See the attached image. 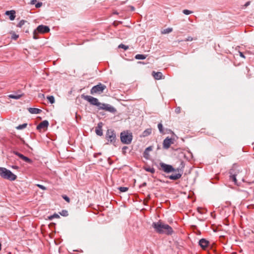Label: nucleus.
<instances>
[{
    "label": "nucleus",
    "mask_w": 254,
    "mask_h": 254,
    "mask_svg": "<svg viewBox=\"0 0 254 254\" xmlns=\"http://www.w3.org/2000/svg\"><path fill=\"white\" fill-rule=\"evenodd\" d=\"M37 186L38 187H39L40 189H42L43 190H46V188L45 186H43L42 185L37 184Z\"/></svg>",
    "instance_id": "obj_38"
},
{
    "label": "nucleus",
    "mask_w": 254,
    "mask_h": 254,
    "mask_svg": "<svg viewBox=\"0 0 254 254\" xmlns=\"http://www.w3.org/2000/svg\"><path fill=\"white\" fill-rule=\"evenodd\" d=\"M192 37H189L187 39V40H186V41H192Z\"/></svg>",
    "instance_id": "obj_42"
},
{
    "label": "nucleus",
    "mask_w": 254,
    "mask_h": 254,
    "mask_svg": "<svg viewBox=\"0 0 254 254\" xmlns=\"http://www.w3.org/2000/svg\"><path fill=\"white\" fill-rule=\"evenodd\" d=\"M183 12L186 15H189L192 13V11L188 9H184L183 10Z\"/></svg>",
    "instance_id": "obj_31"
},
{
    "label": "nucleus",
    "mask_w": 254,
    "mask_h": 254,
    "mask_svg": "<svg viewBox=\"0 0 254 254\" xmlns=\"http://www.w3.org/2000/svg\"><path fill=\"white\" fill-rule=\"evenodd\" d=\"M12 168H14V169H17V168H18V167L16 166H12Z\"/></svg>",
    "instance_id": "obj_46"
},
{
    "label": "nucleus",
    "mask_w": 254,
    "mask_h": 254,
    "mask_svg": "<svg viewBox=\"0 0 254 254\" xmlns=\"http://www.w3.org/2000/svg\"><path fill=\"white\" fill-rule=\"evenodd\" d=\"M250 4V1H248L245 4V7H247L248 6V5H249V4Z\"/></svg>",
    "instance_id": "obj_44"
},
{
    "label": "nucleus",
    "mask_w": 254,
    "mask_h": 254,
    "mask_svg": "<svg viewBox=\"0 0 254 254\" xmlns=\"http://www.w3.org/2000/svg\"><path fill=\"white\" fill-rule=\"evenodd\" d=\"M131 10H134V8L133 7H132V6L131 7Z\"/></svg>",
    "instance_id": "obj_48"
},
{
    "label": "nucleus",
    "mask_w": 254,
    "mask_h": 254,
    "mask_svg": "<svg viewBox=\"0 0 254 254\" xmlns=\"http://www.w3.org/2000/svg\"><path fill=\"white\" fill-rule=\"evenodd\" d=\"M146 58V56L141 54H137L135 56V58L137 60H144Z\"/></svg>",
    "instance_id": "obj_20"
},
{
    "label": "nucleus",
    "mask_w": 254,
    "mask_h": 254,
    "mask_svg": "<svg viewBox=\"0 0 254 254\" xmlns=\"http://www.w3.org/2000/svg\"><path fill=\"white\" fill-rule=\"evenodd\" d=\"M50 31V28L48 26L40 25H39L37 28L33 31V38L34 39H37L38 37L36 35L40 33L44 34L48 33Z\"/></svg>",
    "instance_id": "obj_3"
},
{
    "label": "nucleus",
    "mask_w": 254,
    "mask_h": 254,
    "mask_svg": "<svg viewBox=\"0 0 254 254\" xmlns=\"http://www.w3.org/2000/svg\"><path fill=\"white\" fill-rule=\"evenodd\" d=\"M158 129H159L160 132L161 133H162L163 132V126L161 123H160L158 125Z\"/></svg>",
    "instance_id": "obj_33"
},
{
    "label": "nucleus",
    "mask_w": 254,
    "mask_h": 254,
    "mask_svg": "<svg viewBox=\"0 0 254 254\" xmlns=\"http://www.w3.org/2000/svg\"><path fill=\"white\" fill-rule=\"evenodd\" d=\"M151 132V129H147L143 132V136H146L149 134H150Z\"/></svg>",
    "instance_id": "obj_27"
},
{
    "label": "nucleus",
    "mask_w": 254,
    "mask_h": 254,
    "mask_svg": "<svg viewBox=\"0 0 254 254\" xmlns=\"http://www.w3.org/2000/svg\"><path fill=\"white\" fill-rule=\"evenodd\" d=\"M21 97V95L11 94L9 95V97L12 99H18Z\"/></svg>",
    "instance_id": "obj_22"
},
{
    "label": "nucleus",
    "mask_w": 254,
    "mask_h": 254,
    "mask_svg": "<svg viewBox=\"0 0 254 254\" xmlns=\"http://www.w3.org/2000/svg\"><path fill=\"white\" fill-rule=\"evenodd\" d=\"M152 150V147L151 146H149L147 147L144 153H143V156L146 159H148L149 157V152L151 151Z\"/></svg>",
    "instance_id": "obj_18"
},
{
    "label": "nucleus",
    "mask_w": 254,
    "mask_h": 254,
    "mask_svg": "<svg viewBox=\"0 0 254 254\" xmlns=\"http://www.w3.org/2000/svg\"><path fill=\"white\" fill-rule=\"evenodd\" d=\"M47 98L51 104H53L55 102V98L53 96H49Z\"/></svg>",
    "instance_id": "obj_21"
},
{
    "label": "nucleus",
    "mask_w": 254,
    "mask_h": 254,
    "mask_svg": "<svg viewBox=\"0 0 254 254\" xmlns=\"http://www.w3.org/2000/svg\"><path fill=\"white\" fill-rule=\"evenodd\" d=\"M18 38V35L14 33H12V35L11 36V38L13 40H16Z\"/></svg>",
    "instance_id": "obj_37"
},
{
    "label": "nucleus",
    "mask_w": 254,
    "mask_h": 254,
    "mask_svg": "<svg viewBox=\"0 0 254 254\" xmlns=\"http://www.w3.org/2000/svg\"><path fill=\"white\" fill-rule=\"evenodd\" d=\"M181 108L180 107H178L175 109V112L177 114H179L181 112Z\"/></svg>",
    "instance_id": "obj_40"
},
{
    "label": "nucleus",
    "mask_w": 254,
    "mask_h": 254,
    "mask_svg": "<svg viewBox=\"0 0 254 254\" xmlns=\"http://www.w3.org/2000/svg\"><path fill=\"white\" fill-rule=\"evenodd\" d=\"M81 97L84 100L89 102L91 105H95L99 108L101 103L99 102L98 99L88 95H82Z\"/></svg>",
    "instance_id": "obj_8"
},
{
    "label": "nucleus",
    "mask_w": 254,
    "mask_h": 254,
    "mask_svg": "<svg viewBox=\"0 0 254 254\" xmlns=\"http://www.w3.org/2000/svg\"><path fill=\"white\" fill-rule=\"evenodd\" d=\"M49 126V122L47 120H45L42 122H41L37 126V129L38 130L46 129Z\"/></svg>",
    "instance_id": "obj_12"
},
{
    "label": "nucleus",
    "mask_w": 254,
    "mask_h": 254,
    "mask_svg": "<svg viewBox=\"0 0 254 254\" xmlns=\"http://www.w3.org/2000/svg\"><path fill=\"white\" fill-rule=\"evenodd\" d=\"M152 226L155 231L160 234H165L171 235L173 233V230L171 226L168 224L163 223L160 221L157 222H153Z\"/></svg>",
    "instance_id": "obj_1"
},
{
    "label": "nucleus",
    "mask_w": 254,
    "mask_h": 254,
    "mask_svg": "<svg viewBox=\"0 0 254 254\" xmlns=\"http://www.w3.org/2000/svg\"><path fill=\"white\" fill-rule=\"evenodd\" d=\"M161 169L166 173H169L172 172L176 171V169L170 165H168L164 163H161L160 164Z\"/></svg>",
    "instance_id": "obj_9"
},
{
    "label": "nucleus",
    "mask_w": 254,
    "mask_h": 254,
    "mask_svg": "<svg viewBox=\"0 0 254 254\" xmlns=\"http://www.w3.org/2000/svg\"><path fill=\"white\" fill-rule=\"evenodd\" d=\"M0 176L2 178L10 181H14L17 178L10 170L3 167H0Z\"/></svg>",
    "instance_id": "obj_2"
},
{
    "label": "nucleus",
    "mask_w": 254,
    "mask_h": 254,
    "mask_svg": "<svg viewBox=\"0 0 254 254\" xmlns=\"http://www.w3.org/2000/svg\"><path fill=\"white\" fill-rule=\"evenodd\" d=\"M145 170L148 172L154 173L155 172V169L153 167H145Z\"/></svg>",
    "instance_id": "obj_23"
},
{
    "label": "nucleus",
    "mask_w": 254,
    "mask_h": 254,
    "mask_svg": "<svg viewBox=\"0 0 254 254\" xmlns=\"http://www.w3.org/2000/svg\"><path fill=\"white\" fill-rule=\"evenodd\" d=\"M13 153L15 154L16 155L18 156L20 159H22L23 157L24 156L23 154L18 152L17 151H13Z\"/></svg>",
    "instance_id": "obj_28"
},
{
    "label": "nucleus",
    "mask_w": 254,
    "mask_h": 254,
    "mask_svg": "<svg viewBox=\"0 0 254 254\" xmlns=\"http://www.w3.org/2000/svg\"><path fill=\"white\" fill-rule=\"evenodd\" d=\"M25 22H26V21H25L24 20H21L17 24V26L18 27L21 28L25 24Z\"/></svg>",
    "instance_id": "obj_26"
},
{
    "label": "nucleus",
    "mask_w": 254,
    "mask_h": 254,
    "mask_svg": "<svg viewBox=\"0 0 254 254\" xmlns=\"http://www.w3.org/2000/svg\"><path fill=\"white\" fill-rule=\"evenodd\" d=\"M239 54H240V56L243 58H245V56L244 55V54H243V53L241 52H239Z\"/></svg>",
    "instance_id": "obj_43"
},
{
    "label": "nucleus",
    "mask_w": 254,
    "mask_h": 254,
    "mask_svg": "<svg viewBox=\"0 0 254 254\" xmlns=\"http://www.w3.org/2000/svg\"><path fill=\"white\" fill-rule=\"evenodd\" d=\"M28 111L31 114H40L42 112V110L38 108H29L28 109Z\"/></svg>",
    "instance_id": "obj_17"
},
{
    "label": "nucleus",
    "mask_w": 254,
    "mask_h": 254,
    "mask_svg": "<svg viewBox=\"0 0 254 254\" xmlns=\"http://www.w3.org/2000/svg\"><path fill=\"white\" fill-rule=\"evenodd\" d=\"M106 88V85L99 83L97 85H95L93 86L91 90H90V93L91 94H100L102 93L104 91V90Z\"/></svg>",
    "instance_id": "obj_7"
},
{
    "label": "nucleus",
    "mask_w": 254,
    "mask_h": 254,
    "mask_svg": "<svg viewBox=\"0 0 254 254\" xmlns=\"http://www.w3.org/2000/svg\"><path fill=\"white\" fill-rule=\"evenodd\" d=\"M173 31L172 28H168L161 31L162 34H166L171 33Z\"/></svg>",
    "instance_id": "obj_19"
},
{
    "label": "nucleus",
    "mask_w": 254,
    "mask_h": 254,
    "mask_svg": "<svg viewBox=\"0 0 254 254\" xmlns=\"http://www.w3.org/2000/svg\"><path fill=\"white\" fill-rule=\"evenodd\" d=\"M22 160L28 163L31 164L32 163V161L30 159L25 156L23 157Z\"/></svg>",
    "instance_id": "obj_24"
},
{
    "label": "nucleus",
    "mask_w": 254,
    "mask_h": 254,
    "mask_svg": "<svg viewBox=\"0 0 254 254\" xmlns=\"http://www.w3.org/2000/svg\"><path fill=\"white\" fill-rule=\"evenodd\" d=\"M37 2V0H32L30 2L31 4H34Z\"/></svg>",
    "instance_id": "obj_41"
},
{
    "label": "nucleus",
    "mask_w": 254,
    "mask_h": 254,
    "mask_svg": "<svg viewBox=\"0 0 254 254\" xmlns=\"http://www.w3.org/2000/svg\"><path fill=\"white\" fill-rule=\"evenodd\" d=\"M181 167H179L176 169V172L178 173L176 174H173L168 177V178L172 180H177L181 178L182 174L183 173V168L185 167V164L183 161H181Z\"/></svg>",
    "instance_id": "obj_4"
},
{
    "label": "nucleus",
    "mask_w": 254,
    "mask_h": 254,
    "mask_svg": "<svg viewBox=\"0 0 254 254\" xmlns=\"http://www.w3.org/2000/svg\"><path fill=\"white\" fill-rule=\"evenodd\" d=\"M173 143V139L167 137L163 141V148L165 149H168L170 147L171 145Z\"/></svg>",
    "instance_id": "obj_11"
},
{
    "label": "nucleus",
    "mask_w": 254,
    "mask_h": 254,
    "mask_svg": "<svg viewBox=\"0 0 254 254\" xmlns=\"http://www.w3.org/2000/svg\"><path fill=\"white\" fill-rule=\"evenodd\" d=\"M42 5V2H38L35 4V7L36 8H39Z\"/></svg>",
    "instance_id": "obj_39"
},
{
    "label": "nucleus",
    "mask_w": 254,
    "mask_h": 254,
    "mask_svg": "<svg viewBox=\"0 0 254 254\" xmlns=\"http://www.w3.org/2000/svg\"><path fill=\"white\" fill-rule=\"evenodd\" d=\"M132 139V133L127 131H124L121 133V140L124 143L129 144Z\"/></svg>",
    "instance_id": "obj_5"
},
{
    "label": "nucleus",
    "mask_w": 254,
    "mask_h": 254,
    "mask_svg": "<svg viewBox=\"0 0 254 254\" xmlns=\"http://www.w3.org/2000/svg\"><path fill=\"white\" fill-rule=\"evenodd\" d=\"M119 48H123L125 50H127L128 49V46H126V45H125L124 44H120L119 47H118Z\"/></svg>",
    "instance_id": "obj_30"
},
{
    "label": "nucleus",
    "mask_w": 254,
    "mask_h": 254,
    "mask_svg": "<svg viewBox=\"0 0 254 254\" xmlns=\"http://www.w3.org/2000/svg\"><path fill=\"white\" fill-rule=\"evenodd\" d=\"M5 14L6 15L9 16L10 20H13L15 18V11L13 10L6 11Z\"/></svg>",
    "instance_id": "obj_14"
},
{
    "label": "nucleus",
    "mask_w": 254,
    "mask_h": 254,
    "mask_svg": "<svg viewBox=\"0 0 254 254\" xmlns=\"http://www.w3.org/2000/svg\"><path fill=\"white\" fill-rule=\"evenodd\" d=\"M208 244L209 242L204 239H201L199 241V246L203 249L208 246Z\"/></svg>",
    "instance_id": "obj_13"
},
{
    "label": "nucleus",
    "mask_w": 254,
    "mask_h": 254,
    "mask_svg": "<svg viewBox=\"0 0 254 254\" xmlns=\"http://www.w3.org/2000/svg\"><path fill=\"white\" fill-rule=\"evenodd\" d=\"M119 190L122 192H126L128 190V188L127 187H120Z\"/></svg>",
    "instance_id": "obj_34"
},
{
    "label": "nucleus",
    "mask_w": 254,
    "mask_h": 254,
    "mask_svg": "<svg viewBox=\"0 0 254 254\" xmlns=\"http://www.w3.org/2000/svg\"><path fill=\"white\" fill-rule=\"evenodd\" d=\"M1 243H0V251H1Z\"/></svg>",
    "instance_id": "obj_47"
},
{
    "label": "nucleus",
    "mask_w": 254,
    "mask_h": 254,
    "mask_svg": "<svg viewBox=\"0 0 254 254\" xmlns=\"http://www.w3.org/2000/svg\"><path fill=\"white\" fill-rule=\"evenodd\" d=\"M143 185H146V183H144V184H143Z\"/></svg>",
    "instance_id": "obj_49"
},
{
    "label": "nucleus",
    "mask_w": 254,
    "mask_h": 254,
    "mask_svg": "<svg viewBox=\"0 0 254 254\" xmlns=\"http://www.w3.org/2000/svg\"><path fill=\"white\" fill-rule=\"evenodd\" d=\"M127 146H124L123 148V150L124 151L126 149H127Z\"/></svg>",
    "instance_id": "obj_45"
},
{
    "label": "nucleus",
    "mask_w": 254,
    "mask_h": 254,
    "mask_svg": "<svg viewBox=\"0 0 254 254\" xmlns=\"http://www.w3.org/2000/svg\"><path fill=\"white\" fill-rule=\"evenodd\" d=\"M106 138L108 140L107 144L111 143L115 145L116 134L113 130L108 129L106 133Z\"/></svg>",
    "instance_id": "obj_6"
},
{
    "label": "nucleus",
    "mask_w": 254,
    "mask_h": 254,
    "mask_svg": "<svg viewBox=\"0 0 254 254\" xmlns=\"http://www.w3.org/2000/svg\"><path fill=\"white\" fill-rule=\"evenodd\" d=\"M27 125V124H23L22 125H20L18 126V127H17L16 128L18 129H23L25 127H26Z\"/></svg>",
    "instance_id": "obj_29"
},
{
    "label": "nucleus",
    "mask_w": 254,
    "mask_h": 254,
    "mask_svg": "<svg viewBox=\"0 0 254 254\" xmlns=\"http://www.w3.org/2000/svg\"><path fill=\"white\" fill-rule=\"evenodd\" d=\"M61 215L64 216H66L68 215V212L66 210H63L61 212H60Z\"/></svg>",
    "instance_id": "obj_32"
},
{
    "label": "nucleus",
    "mask_w": 254,
    "mask_h": 254,
    "mask_svg": "<svg viewBox=\"0 0 254 254\" xmlns=\"http://www.w3.org/2000/svg\"><path fill=\"white\" fill-rule=\"evenodd\" d=\"M99 109L104 110L111 113H115L116 112V110L115 108L109 104L105 103H101V105H100Z\"/></svg>",
    "instance_id": "obj_10"
},
{
    "label": "nucleus",
    "mask_w": 254,
    "mask_h": 254,
    "mask_svg": "<svg viewBox=\"0 0 254 254\" xmlns=\"http://www.w3.org/2000/svg\"><path fill=\"white\" fill-rule=\"evenodd\" d=\"M230 179L232 180L235 184H237V180L236 179V175H231L230 176Z\"/></svg>",
    "instance_id": "obj_25"
},
{
    "label": "nucleus",
    "mask_w": 254,
    "mask_h": 254,
    "mask_svg": "<svg viewBox=\"0 0 254 254\" xmlns=\"http://www.w3.org/2000/svg\"><path fill=\"white\" fill-rule=\"evenodd\" d=\"M59 217H60V216L58 214H54V215L50 216L49 218L50 220H52V219H53L54 218H59Z\"/></svg>",
    "instance_id": "obj_35"
},
{
    "label": "nucleus",
    "mask_w": 254,
    "mask_h": 254,
    "mask_svg": "<svg viewBox=\"0 0 254 254\" xmlns=\"http://www.w3.org/2000/svg\"><path fill=\"white\" fill-rule=\"evenodd\" d=\"M96 133L99 136L103 135V131L102 129V123H99L97 127L95 129Z\"/></svg>",
    "instance_id": "obj_16"
},
{
    "label": "nucleus",
    "mask_w": 254,
    "mask_h": 254,
    "mask_svg": "<svg viewBox=\"0 0 254 254\" xmlns=\"http://www.w3.org/2000/svg\"><path fill=\"white\" fill-rule=\"evenodd\" d=\"M152 76L156 80H159L162 78L163 74L161 72H155L153 71L152 73Z\"/></svg>",
    "instance_id": "obj_15"
},
{
    "label": "nucleus",
    "mask_w": 254,
    "mask_h": 254,
    "mask_svg": "<svg viewBox=\"0 0 254 254\" xmlns=\"http://www.w3.org/2000/svg\"><path fill=\"white\" fill-rule=\"evenodd\" d=\"M62 197L67 202L69 203L70 202V199L67 196L64 195L62 196Z\"/></svg>",
    "instance_id": "obj_36"
}]
</instances>
